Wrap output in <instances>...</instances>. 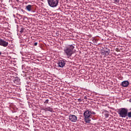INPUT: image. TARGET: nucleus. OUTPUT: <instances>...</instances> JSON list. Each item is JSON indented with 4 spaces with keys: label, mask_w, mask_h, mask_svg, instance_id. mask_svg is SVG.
I'll return each instance as SVG.
<instances>
[{
    "label": "nucleus",
    "mask_w": 131,
    "mask_h": 131,
    "mask_svg": "<svg viewBox=\"0 0 131 131\" xmlns=\"http://www.w3.org/2000/svg\"><path fill=\"white\" fill-rule=\"evenodd\" d=\"M58 67H60V68H63L66 65V60H59L58 63Z\"/></svg>",
    "instance_id": "obj_7"
},
{
    "label": "nucleus",
    "mask_w": 131,
    "mask_h": 131,
    "mask_svg": "<svg viewBox=\"0 0 131 131\" xmlns=\"http://www.w3.org/2000/svg\"><path fill=\"white\" fill-rule=\"evenodd\" d=\"M91 114H93V115H95L96 113H95V112L94 111H90V115H91Z\"/></svg>",
    "instance_id": "obj_14"
},
{
    "label": "nucleus",
    "mask_w": 131,
    "mask_h": 131,
    "mask_svg": "<svg viewBox=\"0 0 131 131\" xmlns=\"http://www.w3.org/2000/svg\"><path fill=\"white\" fill-rule=\"evenodd\" d=\"M2 55V52L0 51V55Z\"/></svg>",
    "instance_id": "obj_22"
},
{
    "label": "nucleus",
    "mask_w": 131,
    "mask_h": 131,
    "mask_svg": "<svg viewBox=\"0 0 131 131\" xmlns=\"http://www.w3.org/2000/svg\"><path fill=\"white\" fill-rule=\"evenodd\" d=\"M26 9L28 11H29V12H30V11H31V10L32 9V6L29 5L26 6Z\"/></svg>",
    "instance_id": "obj_10"
},
{
    "label": "nucleus",
    "mask_w": 131,
    "mask_h": 131,
    "mask_svg": "<svg viewBox=\"0 0 131 131\" xmlns=\"http://www.w3.org/2000/svg\"><path fill=\"white\" fill-rule=\"evenodd\" d=\"M129 84V82L128 81H123L121 82V85L123 88H127L128 85Z\"/></svg>",
    "instance_id": "obj_8"
},
{
    "label": "nucleus",
    "mask_w": 131,
    "mask_h": 131,
    "mask_svg": "<svg viewBox=\"0 0 131 131\" xmlns=\"http://www.w3.org/2000/svg\"><path fill=\"white\" fill-rule=\"evenodd\" d=\"M24 28L22 27L20 28V33H23V32H24Z\"/></svg>",
    "instance_id": "obj_12"
},
{
    "label": "nucleus",
    "mask_w": 131,
    "mask_h": 131,
    "mask_svg": "<svg viewBox=\"0 0 131 131\" xmlns=\"http://www.w3.org/2000/svg\"><path fill=\"white\" fill-rule=\"evenodd\" d=\"M84 120L86 123H90L92 120H91V113L89 110H86L83 113Z\"/></svg>",
    "instance_id": "obj_3"
},
{
    "label": "nucleus",
    "mask_w": 131,
    "mask_h": 131,
    "mask_svg": "<svg viewBox=\"0 0 131 131\" xmlns=\"http://www.w3.org/2000/svg\"><path fill=\"white\" fill-rule=\"evenodd\" d=\"M43 110L45 111H49V112H53V108L50 107V106H48L47 107H45L43 108Z\"/></svg>",
    "instance_id": "obj_9"
},
{
    "label": "nucleus",
    "mask_w": 131,
    "mask_h": 131,
    "mask_svg": "<svg viewBox=\"0 0 131 131\" xmlns=\"http://www.w3.org/2000/svg\"><path fill=\"white\" fill-rule=\"evenodd\" d=\"M114 4H118L119 3V0H112Z\"/></svg>",
    "instance_id": "obj_13"
},
{
    "label": "nucleus",
    "mask_w": 131,
    "mask_h": 131,
    "mask_svg": "<svg viewBox=\"0 0 131 131\" xmlns=\"http://www.w3.org/2000/svg\"><path fill=\"white\" fill-rule=\"evenodd\" d=\"M19 81H20V80H14L15 83H17V84H19Z\"/></svg>",
    "instance_id": "obj_15"
},
{
    "label": "nucleus",
    "mask_w": 131,
    "mask_h": 131,
    "mask_svg": "<svg viewBox=\"0 0 131 131\" xmlns=\"http://www.w3.org/2000/svg\"><path fill=\"white\" fill-rule=\"evenodd\" d=\"M73 50H74V46L73 45H72L68 46L63 50L64 54L66 55L68 58H70V57H71L72 54L74 53Z\"/></svg>",
    "instance_id": "obj_1"
},
{
    "label": "nucleus",
    "mask_w": 131,
    "mask_h": 131,
    "mask_svg": "<svg viewBox=\"0 0 131 131\" xmlns=\"http://www.w3.org/2000/svg\"><path fill=\"white\" fill-rule=\"evenodd\" d=\"M49 99H46L44 103H46L47 104H49Z\"/></svg>",
    "instance_id": "obj_17"
},
{
    "label": "nucleus",
    "mask_w": 131,
    "mask_h": 131,
    "mask_svg": "<svg viewBox=\"0 0 131 131\" xmlns=\"http://www.w3.org/2000/svg\"><path fill=\"white\" fill-rule=\"evenodd\" d=\"M37 42H35L34 43V46H37Z\"/></svg>",
    "instance_id": "obj_18"
},
{
    "label": "nucleus",
    "mask_w": 131,
    "mask_h": 131,
    "mask_svg": "<svg viewBox=\"0 0 131 131\" xmlns=\"http://www.w3.org/2000/svg\"><path fill=\"white\" fill-rule=\"evenodd\" d=\"M82 100H81V99L79 98L78 99V101L79 102H82Z\"/></svg>",
    "instance_id": "obj_19"
},
{
    "label": "nucleus",
    "mask_w": 131,
    "mask_h": 131,
    "mask_svg": "<svg viewBox=\"0 0 131 131\" xmlns=\"http://www.w3.org/2000/svg\"><path fill=\"white\" fill-rule=\"evenodd\" d=\"M130 110H131V108H130Z\"/></svg>",
    "instance_id": "obj_24"
},
{
    "label": "nucleus",
    "mask_w": 131,
    "mask_h": 131,
    "mask_svg": "<svg viewBox=\"0 0 131 131\" xmlns=\"http://www.w3.org/2000/svg\"><path fill=\"white\" fill-rule=\"evenodd\" d=\"M109 53H110V50H109V49H107V50L104 51V55H106V56H108V55H109Z\"/></svg>",
    "instance_id": "obj_11"
},
{
    "label": "nucleus",
    "mask_w": 131,
    "mask_h": 131,
    "mask_svg": "<svg viewBox=\"0 0 131 131\" xmlns=\"http://www.w3.org/2000/svg\"><path fill=\"white\" fill-rule=\"evenodd\" d=\"M19 0H16L17 2H18Z\"/></svg>",
    "instance_id": "obj_23"
},
{
    "label": "nucleus",
    "mask_w": 131,
    "mask_h": 131,
    "mask_svg": "<svg viewBox=\"0 0 131 131\" xmlns=\"http://www.w3.org/2000/svg\"><path fill=\"white\" fill-rule=\"evenodd\" d=\"M49 6L51 8H56L59 5V0H47Z\"/></svg>",
    "instance_id": "obj_4"
},
{
    "label": "nucleus",
    "mask_w": 131,
    "mask_h": 131,
    "mask_svg": "<svg viewBox=\"0 0 131 131\" xmlns=\"http://www.w3.org/2000/svg\"><path fill=\"white\" fill-rule=\"evenodd\" d=\"M32 13H34L35 11H33V10H32Z\"/></svg>",
    "instance_id": "obj_21"
},
{
    "label": "nucleus",
    "mask_w": 131,
    "mask_h": 131,
    "mask_svg": "<svg viewBox=\"0 0 131 131\" xmlns=\"http://www.w3.org/2000/svg\"><path fill=\"white\" fill-rule=\"evenodd\" d=\"M84 98L85 99V100H86V99H88V97H86V96H84Z\"/></svg>",
    "instance_id": "obj_20"
},
{
    "label": "nucleus",
    "mask_w": 131,
    "mask_h": 131,
    "mask_svg": "<svg viewBox=\"0 0 131 131\" xmlns=\"http://www.w3.org/2000/svg\"><path fill=\"white\" fill-rule=\"evenodd\" d=\"M69 119L71 122H76L77 121V117L74 115H70Z\"/></svg>",
    "instance_id": "obj_5"
},
{
    "label": "nucleus",
    "mask_w": 131,
    "mask_h": 131,
    "mask_svg": "<svg viewBox=\"0 0 131 131\" xmlns=\"http://www.w3.org/2000/svg\"><path fill=\"white\" fill-rule=\"evenodd\" d=\"M127 112H128V109L126 108H120L118 111L120 117H122V118H125L126 117Z\"/></svg>",
    "instance_id": "obj_2"
},
{
    "label": "nucleus",
    "mask_w": 131,
    "mask_h": 131,
    "mask_svg": "<svg viewBox=\"0 0 131 131\" xmlns=\"http://www.w3.org/2000/svg\"><path fill=\"white\" fill-rule=\"evenodd\" d=\"M0 46L4 48H7V47L9 46V42L0 38Z\"/></svg>",
    "instance_id": "obj_6"
},
{
    "label": "nucleus",
    "mask_w": 131,
    "mask_h": 131,
    "mask_svg": "<svg viewBox=\"0 0 131 131\" xmlns=\"http://www.w3.org/2000/svg\"><path fill=\"white\" fill-rule=\"evenodd\" d=\"M104 116L105 118H108V117H109V114H105Z\"/></svg>",
    "instance_id": "obj_16"
}]
</instances>
